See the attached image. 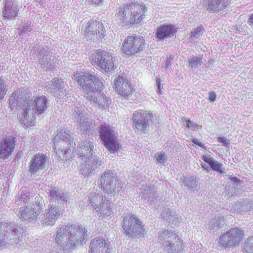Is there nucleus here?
<instances>
[{
    "instance_id": "nucleus-1",
    "label": "nucleus",
    "mask_w": 253,
    "mask_h": 253,
    "mask_svg": "<svg viewBox=\"0 0 253 253\" xmlns=\"http://www.w3.org/2000/svg\"><path fill=\"white\" fill-rule=\"evenodd\" d=\"M13 96L17 106L22 105L26 106L22 121L27 126L33 125L37 116L43 114L48 108V99L43 95L35 98L32 106L29 104V102L33 99L31 92L24 93L19 88L14 91Z\"/></svg>"
},
{
    "instance_id": "nucleus-2",
    "label": "nucleus",
    "mask_w": 253,
    "mask_h": 253,
    "mask_svg": "<svg viewBox=\"0 0 253 253\" xmlns=\"http://www.w3.org/2000/svg\"><path fill=\"white\" fill-rule=\"evenodd\" d=\"M87 237L85 228L74 225H64L57 230L55 240L58 244L71 248L79 242H83Z\"/></svg>"
},
{
    "instance_id": "nucleus-3",
    "label": "nucleus",
    "mask_w": 253,
    "mask_h": 253,
    "mask_svg": "<svg viewBox=\"0 0 253 253\" xmlns=\"http://www.w3.org/2000/svg\"><path fill=\"white\" fill-rule=\"evenodd\" d=\"M111 83L113 88L122 98L133 100L136 97L137 92L134 85L126 75L114 76Z\"/></svg>"
},
{
    "instance_id": "nucleus-4",
    "label": "nucleus",
    "mask_w": 253,
    "mask_h": 253,
    "mask_svg": "<svg viewBox=\"0 0 253 253\" xmlns=\"http://www.w3.org/2000/svg\"><path fill=\"white\" fill-rule=\"evenodd\" d=\"M72 78L75 83L81 86V89L88 92L99 93L104 88L100 80L87 73H75Z\"/></svg>"
},
{
    "instance_id": "nucleus-5",
    "label": "nucleus",
    "mask_w": 253,
    "mask_h": 253,
    "mask_svg": "<svg viewBox=\"0 0 253 253\" xmlns=\"http://www.w3.org/2000/svg\"><path fill=\"white\" fill-rule=\"evenodd\" d=\"M89 59L91 64L99 70L109 72L115 68L112 55L101 49L91 51Z\"/></svg>"
},
{
    "instance_id": "nucleus-6",
    "label": "nucleus",
    "mask_w": 253,
    "mask_h": 253,
    "mask_svg": "<svg viewBox=\"0 0 253 253\" xmlns=\"http://www.w3.org/2000/svg\"><path fill=\"white\" fill-rule=\"evenodd\" d=\"M122 226L125 234L128 237L139 238L143 237L146 233L143 222L131 213L124 218Z\"/></svg>"
},
{
    "instance_id": "nucleus-7",
    "label": "nucleus",
    "mask_w": 253,
    "mask_h": 253,
    "mask_svg": "<svg viewBox=\"0 0 253 253\" xmlns=\"http://www.w3.org/2000/svg\"><path fill=\"white\" fill-rule=\"evenodd\" d=\"M146 45V40L143 37L136 35L127 36L123 42L121 52L126 56L136 55L143 51Z\"/></svg>"
},
{
    "instance_id": "nucleus-8",
    "label": "nucleus",
    "mask_w": 253,
    "mask_h": 253,
    "mask_svg": "<svg viewBox=\"0 0 253 253\" xmlns=\"http://www.w3.org/2000/svg\"><path fill=\"white\" fill-rule=\"evenodd\" d=\"M99 133L104 146L109 151L115 153L119 151L121 145L117 139L118 134L112 126L102 124L99 126Z\"/></svg>"
},
{
    "instance_id": "nucleus-9",
    "label": "nucleus",
    "mask_w": 253,
    "mask_h": 253,
    "mask_svg": "<svg viewBox=\"0 0 253 253\" xmlns=\"http://www.w3.org/2000/svg\"><path fill=\"white\" fill-rule=\"evenodd\" d=\"M84 33V38L86 41L99 42L106 36V30L102 22L96 20H91L85 24Z\"/></svg>"
},
{
    "instance_id": "nucleus-10",
    "label": "nucleus",
    "mask_w": 253,
    "mask_h": 253,
    "mask_svg": "<svg viewBox=\"0 0 253 253\" xmlns=\"http://www.w3.org/2000/svg\"><path fill=\"white\" fill-rule=\"evenodd\" d=\"M153 119L152 113L142 109L138 110L132 114L131 120L132 126L135 131L145 133Z\"/></svg>"
},
{
    "instance_id": "nucleus-11",
    "label": "nucleus",
    "mask_w": 253,
    "mask_h": 253,
    "mask_svg": "<svg viewBox=\"0 0 253 253\" xmlns=\"http://www.w3.org/2000/svg\"><path fill=\"white\" fill-rule=\"evenodd\" d=\"M161 237L166 241V250L169 253H177L182 250V241L172 231L165 230L161 233Z\"/></svg>"
},
{
    "instance_id": "nucleus-12",
    "label": "nucleus",
    "mask_w": 253,
    "mask_h": 253,
    "mask_svg": "<svg viewBox=\"0 0 253 253\" xmlns=\"http://www.w3.org/2000/svg\"><path fill=\"white\" fill-rule=\"evenodd\" d=\"M16 136H7L1 139L0 142V159L6 160L13 153L16 142Z\"/></svg>"
},
{
    "instance_id": "nucleus-13",
    "label": "nucleus",
    "mask_w": 253,
    "mask_h": 253,
    "mask_svg": "<svg viewBox=\"0 0 253 253\" xmlns=\"http://www.w3.org/2000/svg\"><path fill=\"white\" fill-rule=\"evenodd\" d=\"M111 249L105 239L96 237L90 242L88 253H111Z\"/></svg>"
},
{
    "instance_id": "nucleus-14",
    "label": "nucleus",
    "mask_w": 253,
    "mask_h": 253,
    "mask_svg": "<svg viewBox=\"0 0 253 253\" xmlns=\"http://www.w3.org/2000/svg\"><path fill=\"white\" fill-rule=\"evenodd\" d=\"M147 11L146 5L144 2L138 3V5L131 11L128 19V26L133 27L141 22L144 19L145 13Z\"/></svg>"
},
{
    "instance_id": "nucleus-15",
    "label": "nucleus",
    "mask_w": 253,
    "mask_h": 253,
    "mask_svg": "<svg viewBox=\"0 0 253 253\" xmlns=\"http://www.w3.org/2000/svg\"><path fill=\"white\" fill-rule=\"evenodd\" d=\"M48 159L46 155L38 153L34 155L29 163V170L31 173L36 174L44 169Z\"/></svg>"
},
{
    "instance_id": "nucleus-16",
    "label": "nucleus",
    "mask_w": 253,
    "mask_h": 253,
    "mask_svg": "<svg viewBox=\"0 0 253 253\" xmlns=\"http://www.w3.org/2000/svg\"><path fill=\"white\" fill-rule=\"evenodd\" d=\"M177 32V28L175 25L171 24H163L157 28L155 36L159 40H167L173 37Z\"/></svg>"
},
{
    "instance_id": "nucleus-17",
    "label": "nucleus",
    "mask_w": 253,
    "mask_h": 253,
    "mask_svg": "<svg viewBox=\"0 0 253 253\" xmlns=\"http://www.w3.org/2000/svg\"><path fill=\"white\" fill-rule=\"evenodd\" d=\"M138 5L137 2L131 1L129 3H126L118 8V11L116 13L117 18L122 23H124L125 26H128V17L130 12L136 6Z\"/></svg>"
},
{
    "instance_id": "nucleus-18",
    "label": "nucleus",
    "mask_w": 253,
    "mask_h": 253,
    "mask_svg": "<svg viewBox=\"0 0 253 253\" xmlns=\"http://www.w3.org/2000/svg\"><path fill=\"white\" fill-rule=\"evenodd\" d=\"M42 211V206L40 204H36L34 207H23L20 209L21 212L20 218L22 220L31 219H36Z\"/></svg>"
},
{
    "instance_id": "nucleus-19",
    "label": "nucleus",
    "mask_w": 253,
    "mask_h": 253,
    "mask_svg": "<svg viewBox=\"0 0 253 253\" xmlns=\"http://www.w3.org/2000/svg\"><path fill=\"white\" fill-rule=\"evenodd\" d=\"M205 6L210 13L218 12L230 6V0H206Z\"/></svg>"
},
{
    "instance_id": "nucleus-20",
    "label": "nucleus",
    "mask_w": 253,
    "mask_h": 253,
    "mask_svg": "<svg viewBox=\"0 0 253 253\" xmlns=\"http://www.w3.org/2000/svg\"><path fill=\"white\" fill-rule=\"evenodd\" d=\"M94 148L92 142L85 140L79 144L77 154L82 158L92 156Z\"/></svg>"
},
{
    "instance_id": "nucleus-21",
    "label": "nucleus",
    "mask_w": 253,
    "mask_h": 253,
    "mask_svg": "<svg viewBox=\"0 0 253 253\" xmlns=\"http://www.w3.org/2000/svg\"><path fill=\"white\" fill-rule=\"evenodd\" d=\"M60 214L61 213L56 206H49L48 209L46 210L45 218L46 225H53L54 221L57 219Z\"/></svg>"
},
{
    "instance_id": "nucleus-22",
    "label": "nucleus",
    "mask_w": 253,
    "mask_h": 253,
    "mask_svg": "<svg viewBox=\"0 0 253 253\" xmlns=\"http://www.w3.org/2000/svg\"><path fill=\"white\" fill-rule=\"evenodd\" d=\"M201 158L215 171L218 172L220 174L224 172L223 165L218 161L215 160L210 155H203Z\"/></svg>"
},
{
    "instance_id": "nucleus-23",
    "label": "nucleus",
    "mask_w": 253,
    "mask_h": 253,
    "mask_svg": "<svg viewBox=\"0 0 253 253\" xmlns=\"http://www.w3.org/2000/svg\"><path fill=\"white\" fill-rule=\"evenodd\" d=\"M114 176L111 170L105 171L100 178L101 187L103 189H109L113 182Z\"/></svg>"
},
{
    "instance_id": "nucleus-24",
    "label": "nucleus",
    "mask_w": 253,
    "mask_h": 253,
    "mask_svg": "<svg viewBox=\"0 0 253 253\" xmlns=\"http://www.w3.org/2000/svg\"><path fill=\"white\" fill-rule=\"evenodd\" d=\"M229 232L231 238V242L233 243L234 246L238 245L244 236V231L240 228H232Z\"/></svg>"
},
{
    "instance_id": "nucleus-25",
    "label": "nucleus",
    "mask_w": 253,
    "mask_h": 253,
    "mask_svg": "<svg viewBox=\"0 0 253 253\" xmlns=\"http://www.w3.org/2000/svg\"><path fill=\"white\" fill-rule=\"evenodd\" d=\"M112 209L111 202L109 200H103L99 206L95 208V211L104 215L110 214Z\"/></svg>"
},
{
    "instance_id": "nucleus-26",
    "label": "nucleus",
    "mask_w": 253,
    "mask_h": 253,
    "mask_svg": "<svg viewBox=\"0 0 253 253\" xmlns=\"http://www.w3.org/2000/svg\"><path fill=\"white\" fill-rule=\"evenodd\" d=\"M103 200V199L102 195L96 194L95 193H91L89 198V203L94 208L95 210V208L98 207Z\"/></svg>"
},
{
    "instance_id": "nucleus-27",
    "label": "nucleus",
    "mask_w": 253,
    "mask_h": 253,
    "mask_svg": "<svg viewBox=\"0 0 253 253\" xmlns=\"http://www.w3.org/2000/svg\"><path fill=\"white\" fill-rule=\"evenodd\" d=\"M97 102L101 107L105 108L109 106L111 103V99L102 93L97 97Z\"/></svg>"
},
{
    "instance_id": "nucleus-28",
    "label": "nucleus",
    "mask_w": 253,
    "mask_h": 253,
    "mask_svg": "<svg viewBox=\"0 0 253 253\" xmlns=\"http://www.w3.org/2000/svg\"><path fill=\"white\" fill-rule=\"evenodd\" d=\"M219 242L220 244L225 247L234 246L233 243H232V242H231V238H230V235L229 231L227 232L220 238Z\"/></svg>"
},
{
    "instance_id": "nucleus-29",
    "label": "nucleus",
    "mask_w": 253,
    "mask_h": 253,
    "mask_svg": "<svg viewBox=\"0 0 253 253\" xmlns=\"http://www.w3.org/2000/svg\"><path fill=\"white\" fill-rule=\"evenodd\" d=\"M243 251L244 253H253V236L249 237L244 243Z\"/></svg>"
},
{
    "instance_id": "nucleus-30",
    "label": "nucleus",
    "mask_w": 253,
    "mask_h": 253,
    "mask_svg": "<svg viewBox=\"0 0 253 253\" xmlns=\"http://www.w3.org/2000/svg\"><path fill=\"white\" fill-rule=\"evenodd\" d=\"M17 8L14 7V9L12 11L8 8V5L6 4L4 6V10L3 11V15L4 17L7 18H11V17H15V15L16 14Z\"/></svg>"
},
{
    "instance_id": "nucleus-31",
    "label": "nucleus",
    "mask_w": 253,
    "mask_h": 253,
    "mask_svg": "<svg viewBox=\"0 0 253 253\" xmlns=\"http://www.w3.org/2000/svg\"><path fill=\"white\" fill-rule=\"evenodd\" d=\"M7 92V89L5 87L4 83L2 80L0 79V100L3 99Z\"/></svg>"
},
{
    "instance_id": "nucleus-32",
    "label": "nucleus",
    "mask_w": 253,
    "mask_h": 253,
    "mask_svg": "<svg viewBox=\"0 0 253 253\" xmlns=\"http://www.w3.org/2000/svg\"><path fill=\"white\" fill-rule=\"evenodd\" d=\"M202 62V58L201 57H192L189 61V64L193 67L196 66L199 64H201Z\"/></svg>"
},
{
    "instance_id": "nucleus-33",
    "label": "nucleus",
    "mask_w": 253,
    "mask_h": 253,
    "mask_svg": "<svg viewBox=\"0 0 253 253\" xmlns=\"http://www.w3.org/2000/svg\"><path fill=\"white\" fill-rule=\"evenodd\" d=\"M203 30V26L202 25H200L197 27L196 28H195L193 30V31L191 32V37H195L197 36L200 35L202 34V32Z\"/></svg>"
},
{
    "instance_id": "nucleus-34",
    "label": "nucleus",
    "mask_w": 253,
    "mask_h": 253,
    "mask_svg": "<svg viewBox=\"0 0 253 253\" xmlns=\"http://www.w3.org/2000/svg\"><path fill=\"white\" fill-rule=\"evenodd\" d=\"M217 141L222 144V145L227 147L229 146V141L225 137H219L217 138Z\"/></svg>"
},
{
    "instance_id": "nucleus-35",
    "label": "nucleus",
    "mask_w": 253,
    "mask_h": 253,
    "mask_svg": "<svg viewBox=\"0 0 253 253\" xmlns=\"http://www.w3.org/2000/svg\"><path fill=\"white\" fill-rule=\"evenodd\" d=\"M165 154L164 153L158 154L156 156L157 160L160 163H163L165 161Z\"/></svg>"
},
{
    "instance_id": "nucleus-36",
    "label": "nucleus",
    "mask_w": 253,
    "mask_h": 253,
    "mask_svg": "<svg viewBox=\"0 0 253 253\" xmlns=\"http://www.w3.org/2000/svg\"><path fill=\"white\" fill-rule=\"evenodd\" d=\"M209 99L211 102H214L216 100V93L215 92L211 91L209 92Z\"/></svg>"
},
{
    "instance_id": "nucleus-37",
    "label": "nucleus",
    "mask_w": 253,
    "mask_h": 253,
    "mask_svg": "<svg viewBox=\"0 0 253 253\" xmlns=\"http://www.w3.org/2000/svg\"><path fill=\"white\" fill-rule=\"evenodd\" d=\"M58 192L55 190H51L50 191V195L52 198L57 199L59 197Z\"/></svg>"
},
{
    "instance_id": "nucleus-38",
    "label": "nucleus",
    "mask_w": 253,
    "mask_h": 253,
    "mask_svg": "<svg viewBox=\"0 0 253 253\" xmlns=\"http://www.w3.org/2000/svg\"><path fill=\"white\" fill-rule=\"evenodd\" d=\"M103 0H88L86 2H88L90 5H98Z\"/></svg>"
},
{
    "instance_id": "nucleus-39",
    "label": "nucleus",
    "mask_w": 253,
    "mask_h": 253,
    "mask_svg": "<svg viewBox=\"0 0 253 253\" xmlns=\"http://www.w3.org/2000/svg\"><path fill=\"white\" fill-rule=\"evenodd\" d=\"M228 176L229 179L234 183L238 182L240 181L236 177L233 176V173H229Z\"/></svg>"
},
{
    "instance_id": "nucleus-40",
    "label": "nucleus",
    "mask_w": 253,
    "mask_h": 253,
    "mask_svg": "<svg viewBox=\"0 0 253 253\" xmlns=\"http://www.w3.org/2000/svg\"><path fill=\"white\" fill-rule=\"evenodd\" d=\"M248 23L251 27H253V13L249 15Z\"/></svg>"
},
{
    "instance_id": "nucleus-41",
    "label": "nucleus",
    "mask_w": 253,
    "mask_h": 253,
    "mask_svg": "<svg viewBox=\"0 0 253 253\" xmlns=\"http://www.w3.org/2000/svg\"><path fill=\"white\" fill-rule=\"evenodd\" d=\"M186 126L188 127H192V126H194L193 122L190 120H186Z\"/></svg>"
},
{
    "instance_id": "nucleus-42",
    "label": "nucleus",
    "mask_w": 253,
    "mask_h": 253,
    "mask_svg": "<svg viewBox=\"0 0 253 253\" xmlns=\"http://www.w3.org/2000/svg\"><path fill=\"white\" fill-rule=\"evenodd\" d=\"M161 81L160 79H156V84L158 86H160V85H161Z\"/></svg>"
},
{
    "instance_id": "nucleus-43",
    "label": "nucleus",
    "mask_w": 253,
    "mask_h": 253,
    "mask_svg": "<svg viewBox=\"0 0 253 253\" xmlns=\"http://www.w3.org/2000/svg\"><path fill=\"white\" fill-rule=\"evenodd\" d=\"M193 142L195 144H197V145H199V146H200V147H202V146H203V145H202V143H200V142H196V140H194V141H193Z\"/></svg>"
},
{
    "instance_id": "nucleus-44",
    "label": "nucleus",
    "mask_w": 253,
    "mask_h": 253,
    "mask_svg": "<svg viewBox=\"0 0 253 253\" xmlns=\"http://www.w3.org/2000/svg\"><path fill=\"white\" fill-rule=\"evenodd\" d=\"M157 92L159 94L161 93L162 88H161V85H160V86H158V90H157Z\"/></svg>"
}]
</instances>
